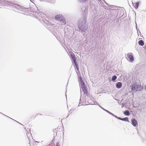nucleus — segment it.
Returning <instances> with one entry per match:
<instances>
[{
  "instance_id": "obj_12",
  "label": "nucleus",
  "mask_w": 146,
  "mask_h": 146,
  "mask_svg": "<svg viewBox=\"0 0 146 146\" xmlns=\"http://www.w3.org/2000/svg\"><path fill=\"white\" fill-rule=\"evenodd\" d=\"M124 114L126 115H129V113L128 110H126L124 112Z\"/></svg>"
},
{
  "instance_id": "obj_16",
  "label": "nucleus",
  "mask_w": 146,
  "mask_h": 146,
  "mask_svg": "<svg viewBox=\"0 0 146 146\" xmlns=\"http://www.w3.org/2000/svg\"><path fill=\"white\" fill-rule=\"evenodd\" d=\"M145 89L146 91V86H145Z\"/></svg>"
},
{
  "instance_id": "obj_15",
  "label": "nucleus",
  "mask_w": 146,
  "mask_h": 146,
  "mask_svg": "<svg viewBox=\"0 0 146 146\" xmlns=\"http://www.w3.org/2000/svg\"><path fill=\"white\" fill-rule=\"evenodd\" d=\"M76 68H77V70H78V69H79V68L77 67V65H76Z\"/></svg>"
},
{
  "instance_id": "obj_11",
  "label": "nucleus",
  "mask_w": 146,
  "mask_h": 146,
  "mask_svg": "<svg viewBox=\"0 0 146 146\" xmlns=\"http://www.w3.org/2000/svg\"><path fill=\"white\" fill-rule=\"evenodd\" d=\"M118 119L122 121H129L128 117H125L124 118H121L120 117H119L118 118Z\"/></svg>"
},
{
  "instance_id": "obj_4",
  "label": "nucleus",
  "mask_w": 146,
  "mask_h": 146,
  "mask_svg": "<svg viewBox=\"0 0 146 146\" xmlns=\"http://www.w3.org/2000/svg\"><path fill=\"white\" fill-rule=\"evenodd\" d=\"M127 55L131 62H132L134 61V58L132 53H129Z\"/></svg>"
},
{
  "instance_id": "obj_13",
  "label": "nucleus",
  "mask_w": 146,
  "mask_h": 146,
  "mask_svg": "<svg viewBox=\"0 0 146 146\" xmlns=\"http://www.w3.org/2000/svg\"><path fill=\"white\" fill-rule=\"evenodd\" d=\"M117 78V77L115 76H113L111 78V80L112 81H114Z\"/></svg>"
},
{
  "instance_id": "obj_7",
  "label": "nucleus",
  "mask_w": 146,
  "mask_h": 146,
  "mask_svg": "<svg viewBox=\"0 0 146 146\" xmlns=\"http://www.w3.org/2000/svg\"><path fill=\"white\" fill-rule=\"evenodd\" d=\"M122 86V84L121 82H117L116 84V87L118 88H120Z\"/></svg>"
},
{
  "instance_id": "obj_1",
  "label": "nucleus",
  "mask_w": 146,
  "mask_h": 146,
  "mask_svg": "<svg viewBox=\"0 0 146 146\" xmlns=\"http://www.w3.org/2000/svg\"><path fill=\"white\" fill-rule=\"evenodd\" d=\"M141 86L139 84L135 83L133 84L130 86L132 90H136L137 91L141 87Z\"/></svg>"
},
{
  "instance_id": "obj_3",
  "label": "nucleus",
  "mask_w": 146,
  "mask_h": 146,
  "mask_svg": "<svg viewBox=\"0 0 146 146\" xmlns=\"http://www.w3.org/2000/svg\"><path fill=\"white\" fill-rule=\"evenodd\" d=\"M81 87L84 93L87 94V93L88 88L86 86L85 84H81Z\"/></svg>"
},
{
  "instance_id": "obj_8",
  "label": "nucleus",
  "mask_w": 146,
  "mask_h": 146,
  "mask_svg": "<svg viewBox=\"0 0 146 146\" xmlns=\"http://www.w3.org/2000/svg\"><path fill=\"white\" fill-rule=\"evenodd\" d=\"M78 81L80 82V83L81 84V85L85 84L83 81L81 77H79L78 79Z\"/></svg>"
},
{
  "instance_id": "obj_10",
  "label": "nucleus",
  "mask_w": 146,
  "mask_h": 146,
  "mask_svg": "<svg viewBox=\"0 0 146 146\" xmlns=\"http://www.w3.org/2000/svg\"><path fill=\"white\" fill-rule=\"evenodd\" d=\"M138 44L141 46H143L144 44V42L142 40H139L138 42Z\"/></svg>"
},
{
  "instance_id": "obj_2",
  "label": "nucleus",
  "mask_w": 146,
  "mask_h": 146,
  "mask_svg": "<svg viewBox=\"0 0 146 146\" xmlns=\"http://www.w3.org/2000/svg\"><path fill=\"white\" fill-rule=\"evenodd\" d=\"M63 130V128L62 127H58L56 129H55L53 130V131L56 133V135L58 133V134H59L60 132H62Z\"/></svg>"
},
{
  "instance_id": "obj_5",
  "label": "nucleus",
  "mask_w": 146,
  "mask_h": 146,
  "mask_svg": "<svg viewBox=\"0 0 146 146\" xmlns=\"http://www.w3.org/2000/svg\"><path fill=\"white\" fill-rule=\"evenodd\" d=\"M131 122L132 125L136 127L138 125L137 121L135 119H132Z\"/></svg>"
},
{
  "instance_id": "obj_6",
  "label": "nucleus",
  "mask_w": 146,
  "mask_h": 146,
  "mask_svg": "<svg viewBox=\"0 0 146 146\" xmlns=\"http://www.w3.org/2000/svg\"><path fill=\"white\" fill-rule=\"evenodd\" d=\"M55 19L58 21H61L62 20V17L60 15H57L55 16Z\"/></svg>"
},
{
  "instance_id": "obj_14",
  "label": "nucleus",
  "mask_w": 146,
  "mask_h": 146,
  "mask_svg": "<svg viewBox=\"0 0 146 146\" xmlns=\"http://www.w3.org/2000/svg\"><path fill=\"white\" fill-rule=\"evenodd\" d=\"M81 2L85 3L86 1V0H79Z\"/></svg>"
},
{
  "instance_id": "obj_9",
  "label": "nucleus",
  "mask_w": 146,
  "mask_h": 146,
  "mask_svg": "<svg viewBox=\"0 0 146 146\" xmlns=\"http://www.w3.org/2000/svg\"><path fill=\"white\" fill-rule=\"evenodd\" d=\"M139 6V3L138 2L135 3L134 4V6L136 9L138 8Z\"/></svg>"
}]
</instances>
